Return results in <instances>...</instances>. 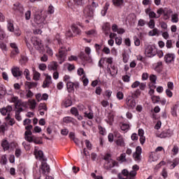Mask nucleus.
<instances>
[{
	"mask_svg": "<svg viewBox=\"0 0 179 179\" xmlns=\"http://www.w3.org/2000/svg\"><path fill=\"white\" fill-rule=\"evenodd\" d=\"M25 129L27 130L24 133L25 141H27V142L29 143L34 142V143H36L37 145L41 143V141L38 140L37 137L33 135V132L31 131V129H33V125L28 124L25 127Z\"/></svg>",
	"mask_w": 179,
	"mask_h": 179,
	"instance_id": "1",
	"label": "nucleus"
},
{
	"mask_svg": "<svg viewBox=\"0 0 179 179\" xmlns=\"http://www.w3.org/2000/svg\"><path fill=\"white\" fill-rule=\"evenodd\" d=\"M71 51V48L66 49L64 45H60V49L59 50V53L56 54L57 59L59 60V64L65 62L66 59V52Z\"/></svg>",
	"mask_w": 179,
	"mask_h": 179,
	"instance_id": "2",
	"label": "nucleus"
},
{
	"mask_svg": "<svg viewBox=\"0 0 179 179\" xmlns=\"http://www.w3.org/2000/svg\"><path fill=\"white\" fill-rule=\"evenodd\" d=\"M10 103H13L15 108H22L26 107V102H23L22 99H19V96L11 95L9 100Z\"/></svg>",
	"mask_w": 179,
	"mask_h": 179,
	"instance_id": "3",
	"label": "nucleus"
},
{
	"mask_svg": "<svg viewBox=\"0 0 179 179\" xmlns=\"http://www.w3.org/2000/svg\"><path fill=\"white\" fill-rule=\"evenodd\" d=\"M34 22L36 23L38 27H39V29H43L45 27V26H47L45 17L41 16L40 15H35Z\"/></svg>",
	"mask_w": 179,
	"mask_h": 179,
	"instance_id": "4",
	"label": "nucleus"
},
{
	"mask_svg": "<svg viewBox=\"0 0 179 179\" xmlns=\"http://www.w3.org/2000/svg\"><path fill=\"white\" fill-rule=\"evenodd\" d=\"M31 43L33 44L34 47H35L36 50L38 51H43L44 50V45L41 43V39L32 36L31 38Z\"/></svg>",
	"mask_w": 179,
	"mask_h": 179,
	"instance_id": "5",
	"label": "nucleus"
},
{
	"mask_svg": "<svg viewBox=\"0 0 179 179\" xmlns=\"http://www.w3.org/2000/svg\"><path fill=\"white\" fill-rule=\"evenodd\" d=\"M114 136L115 138V142L117 146H120L121 148H124L125 140L124 139V137H122V135H121V134H120V132H118V131H115Z\"/></svg>",
	"mask_w": 179,
	"mask_h": 179,
	"instance_id": "6",
	"label": "nucleus"
},
{
	"mask_svg": "<svg viewBox=\"0 0 179 179\" xmlns=\"http://www.w3.org/2000/svg\"><path fill=\"white\" fill-rule=\"evenodd\" d=\"M157 54V49L155 46L148 45L145 49V55L149 58L155 57Z\"/></svg>",
	"mask_w": 179,
	"mask_h": 179,
	"instance_id": "7",
	"label": "nucleus"
},
{
	"mask_svg": "<svg viewBox=\"0 0 179 179\" xmlns=\"http://www.w3.org/2000/svg\"><path fill=\"white\" fill-rule=\"evenodd\" d=\"M155 135L157 138H160L161 139L171 138V136H173V130L170 129H166L162 131L160 134L156 133Z\"/></svg>",
	"mask_w": 179,
	"mask_h": 179,
	"instance_id": "8",
	"label": "nucleus"
},
{
	"mask_svg": "<svg viewBox=\"0 0 179 179\" xmlns=\"http://www.w3.org/2000/svg\"><path fill=\"white\" fill-rule=\"evenodd\" d=\"M85 17L92 18L94 16V9L92 8V6H87L83 10Z\"/></svg>",
	"mask_w": 179,
	"mask_h": 179,
	"instance_id": "9",
	"label": "nucleus"
},
{
	"mask_svg": "<svg viewBox=\"0 0 179 179\" xmlns=\"http://www.w3.org/2000/svg\"><path fill=\"white\" fill-rule=\"evenodd\" d=\"M142 155V148L141 146H137L136 148V152L133 154V157L136 162H141V157Z\"/></svg>",
	"mask_w": 179,
	"mask_h": 179,
	"instance_id": "10",
	"label": "nucleus"
},
{
	"mask_svg": "<svg viewBox=\"0 0 179 179\" xmlns=\"http://www.w3.org/2000/svg\"><path fill=\"white\" fill-rule=\"evenodd\" d=\"M126 104L131 110H134L136 106V101L131 96H129L126 99Z\"/></svg>",
	"mask_w": 179,
	"mask_h": 179,
	"instance_id": "11",
	"label": "nucleus"
},
{
	"mask_svg": "<svg viewBox=\"0 0 179 179\" xmlns=\"http://www.w3.org/2000/svg\"><path fill=\"white\" fill-rule=\"evenodd\" d=\"M176 59V55L174 53H168L164 56V61L166 64H171Z\"/></svg>",
	"mask_w": 179,
	"mask_h": 179,
	"instance_id": "12",
	"label": "nucleus"
},
{
	"mask_svg": "<svg viewBox=\"0 0 179 179\" xmlns=\"http://www.w3.org/2000/svg\"><path fill=\"white\" fill-rule=\"evenodd\" d=\"M45 79L43 81V84L42 85V87H43V89H45V87H49L50 85L52 83V78L51 77V76L48 74H45Z\"/></svg>",
	"mask_w": 179,
	"mask_h": 179,
	"instance_id": "13",
	"label": "nucleus"
},
{
	"mask_svg": "<svg viewBox=\"0 0 179 179\" xmlns=\"http://www.w3.org/2000/svg\"><path fill=\"white\" fill-rule=\"evenodd\" d=\"M11 73L14 78H19V76H22V71H20V68L16 66H14L11 68Z\"/></svg>",
	"mask_w": 179,
	"mask_h": 179,
	"instance_id": "14",
	"label": "nucleus"
},
{
	"mask_svg": "<svg viewBox=\"0 0 179 179\" xmlns=\"http://www.w3.org/2000/svg\"><path fill=\"white\" fill-rule=\"evenodd\" d=\"M105 160H106L105 167L107 169V170H110V169H113V167L115 166V161L109 159L108 157H106L105 158Z\"/></svg>",
	"mask_w": 179,
	"mask_h": 179,
	"instance_id": "15",
	"label": "nucleus"
},
{
	"mask_svg": "<svg viewBox=\"0 0 179 179\" xmlns=\"http://www.w3.org/2000/svg\"><path fill=\"white\" fill-rule=\"evenodd\" d=\"M13 108L10 106H8L6 108H3L0 110V113L2 115H8L6 120L9 118V114H10V111H12Z\"/></svg>",
	"mask_w": 179,
	"mask_h": 179,
	"instance_id": "16",
	"label": "nucleus"
},
{
	"mask_svg": "<svg viewBox=\"0 0 179 179\" xmlns=\"http://www.w3.org/2000/svg\"><path fill=\"white\" fill-rule=\"evenodd\" d=\"M13 9L17 13H22L23 12V10H24L23 6L22 4H20V3H14L13 6Z\"/></svg>",
	"mask_w": 179,
	"mask_h": 179,
	"instance_id": "17",
	"label": "nucleus"
},
{
	"mask_svg": "<svg viewBox=\"0 0 179 179\" xmlns=\"http://www.w3.org/2000/svg\"><path fill=\"white\" fill-rule=\"evenodd\" d=\"M111 30V27L110 23L106 22L102 26V31L106 36H108L110 34V31Z\"/></svg>",
	"mask_w": 179,
	"mask_h": 179,
	"instance_id": "18",
	"label": "nucleus"
},
{
	"mask_svg": "<svg viewBox=\"0 0 179 179\" xmlns=\"http://www.w3.org/2000/svg\"><path fill=\"white\" fill-rule=\"evenodd\" d=\"M35 97L37 100V101H47L48 100V95L47 94H43L41 93H38L35 95Z\"/></svg>",
	"mask_w": 179,
	"mask_h": 179,
	"instance_id": "19",
	"label": "nucleus"
},
{
	"mask_svg": "<svg viewBox=\"0 0 179 179\" xmlns=\"http://www.w3.org/2000/svg\"><path fill=\"white\" fill-rule=\"evenodd\" d=\"M41 170L44 176H47L50 173V166L45 162H43L41 165Z\"/></svg>",
	"mask_w": 179,
	"mask_h": 179,
	"instance_id": "20",
	"label": "nucleus"
},
{
	"mask_svg": "<svg viewBox=\"0 0 179 179\" xmlns=\"http://www.w3.org/2000/svg\"><path fill=\"white\" fill-rule=\"evenodd\" d=\"M112 2L114 6H117L118 8H122V6H124L125 2H127V0H112Z\"/></svg>",
	"mask_w": 179,
	"mask_h": 179,
	"instance_id": "21",
	"label": "nucleus"
},
{
	"mask_svg": "<svg viewBox=\"0 0 179 179\" xmlns=\"http://www.w3.org/2000/svg\"><path fill=\"white\" fill-rule=\"evenodd\" d=\"M78 85L72 82L68 83L66 84V87L69 93H72V92H74L75 87H78Z\"/></svg>",
	"mask_w": 179,
	"mask_h": 179,
	"instance_id": "22",
	"label": "nucleus"
},
{
	"mask_svg": "<svg viewBox=\"0 0 179 179\" xmlns=\"http://www.w3.org/2000/svg\"><path fill=\"white\" fill-rule=\"evenodd\" d=\"M10 45L11 48L13 49L11 52V57H13V55H17V54H19V48H17V45H16L15 43H11Z\"/></svg>",
	"mask_w": 179,
	"mask_h": 179,
	"instance_id": "23",
	"label": "nucleus"
},
{
	"mask_svg": "<svg viewBox=\"0 0 179 179\" xmlns=\"http://www.w3.org/2000/svg\"><path fill=\"white\" fill-rule=\"evenodd\" d=\"M179 164V158L176 157L174 159H173L172 162H169V169L171 170H173V169L177 167Z\"/></svg>",
	"mask_w": 179,
	"mask_h": 179,
	"instance_id": "24",
	"label": "nucleus"
},
{
	"mask_svg": "<svg viewBox=\"0 0 179 179\" xmlns=\"http://www.w3.org/2000/svg\"><path fill=\"white\" fill-rule=\"evenodd\" d=\"M48 69L49 71H57V69H58V63H57V62H50L48 66Z\"/></svg>",
	"mask_w": 179,
	"mask_h": 179,
	"instance_id": "25",
	"label": "nucleus"
},
{
	"mask_svg": "<svg viewBox=\"0 0 179 179\" xmlns=\"http://www.w3.org/2000/svg\"><path fill=\"white\" fill-rule=\"evenodd\" d=\"M64 122H66V124H73V125H76V120H75L73 117L67 116L63 118Z\"/></svg>",
	"mask_w": 179,
	"mask_h": 179,
	"instance_id": "26",
	"label": "nucleus"
},
{
	"mask_svg": "<svg viewBox=\"0 0 179 179\" xmlns=\"http://www.w3.org/2000/svg\"><path fill=\"white\" fill-rule=\"evenodd\" d=\"M36 159H43L44 156V153L41 150H38V147H35V150L34 152Z\"/></svg>",
	"mask_w": 179,
	"mask_h": 179,
	"instance_id": "27",
	"label": "nucleus"
},
{
	"mask_svg": "<svg viewBox=\"0 0 179 179\" xmlns=\"http://www.w3.org/2000/svg\"><path fill=\"white\" fill-rule=\"evenodd\" d=\"M22 111H23V108H15V119L17 121H22V117L20 116Z\"/></svg>",
	"mask_w": 179,
	"mask_h": 179,
	"instance_id": "28",
	"label": "nucleus"
},
{
	"mask_svg": "<svg viewBox=\"0 0 179 179\" xmlns=\"http://www.w3.org/2000/svg\"><path fill=\"white\" fill-rule=\"evenodd\" d=\"M1 147L3 148L4 152H6L7 150H9L10 149V143L8 141V140L4 139L1 142Z\"/></svg>",
	"mask_w": 179,
	"mask_h": 179,
	"instance_id": "29",
	"label": "nucleus"
},
{
	"mask_svg": "<svg viewBox=\"0 0 179 179\" xmlns=\"http://www.w3.org/2000/svg\"><path fill=\"white\" fill-rule=\"evenodd\" d=\"M159 160V156L157 153L152 152L150 155V162H157Z\"/></svg>",
	"mask_w": 179,
	"mask_h": 179,
	"instance_id": "30",
	"label": "nucleus"
},
{
	"mask_svg": "<svg viewBox=\"0 0 179 179\" xmlns=\"http://www.w3.org/2000/svg\"><path fill=\"white\" fill-rule=\"evenodd\" d=\"M84 117L88 118V120H93L94 115L93 113V110H90L89 111H86L84 113Z\"/></svg>",
	"mask_w": 179,
	"mask_h": 179,
	"instance_id": "31",
	"label": "nucleus"
},
{
	"mask_svg": "<svg viewBox=\"0 0 179 179\" xmlns=\"http://www.w3.org/2000/svg\"><path fill=\"white\" fill-rule=\"evenodd\" d=\"M71 30L73 31V36H78V34H80V29L78 28V26L73 24L71 26Z\"/></svg>",
	"mask_w": 179,
	"mask_h": 179,
	"instance_id": "32",
	"label": "nucleus"
},
{
	"mask_svg": "<svg viewBox=\"0 0 179 179\" xmlns=\"http://www.w3.org/2000/svg\"><path fill=\"white\" fill-rule=\"evenodd\" d=\"M8 37L6 32H5V29L0 26V40H5Z\"/></svg>",
	"mask_w": 179,
	"mask_h": 179,
	"instance_id": "33",
	"label": "nucleus"
},
{
	"mask_svg": "<svg viewBox=\"0 0 179 179\" xmlns=\"http://www.w3.org/2000/svg\"><path fill=\"white\" fill-rule=\"evenodd\" d=\"M62 106L65 107V108L71 107V106H72V101L69 99H66L63 101Z\"/></svg>",
	"mask_w": 179,
	"mask_h": 179,
	"instance_id": "34",
	"label": "nucleus"
},
{
	"mask_svg": "<svg viewBox=\"0 0 179 179\" xmlns=\"http://www.w3.org/2000/svg\"><path fill=\"white\" fill-rule=\"evenodd\" d=\"M162 66H163V62H158L155 65V71H156L157 72H162Z\"/></svg>",
	"mask_w": 179,
	"mask_h": 179,
	"instance_id": "35",
	"label": "nucleus"
},
{
	"mask_svg": "<svg viewBox=\"0 0 179 179\" xmlns=\"http://www.w3.org/2000/svg\"><path fill=\"white\" fill-rule=\"evenodd\" d=\"M120 128L122 131H124V132H128V131H129L130 126L128 123H122Z\"/></svg>",
	"mask_w": 179,
	"mask_h": 179,
	"instance_id": "36",
	"label": "nucleus"
},
{
	"mask_svg": "<svg viewBox=\"0 0 179 179\" xmlns=\"http://www.w3.org/2000/svg\"><path fill=\"white\" fill-rule=\"evenodd\" d=\"M6 163H8V158H6V155H1L0 158V164L5 166Z\"/></svg>",
	"mask_w": 179,
	"mask_h": 179,
	"instance_id": "37",
	"label": "nucleus"
},
{
	"mask_svg": "<svg viewBox=\"0 0 179 179\" xmlns=\"http://www.w3.org/2000/svg\"><path fill=\"white\" fill-rule=\"evenodd\" d=\"M38 111H41L43 110V111H47V110H48V108H47V105H45V103H41L38 107Z\"/></svg>",
	"mask_w": 179,
	"mask_h": 179,
	"instance_id": "38",
	"label": "nucleus"
},
{
	"mask_svg": "<svg viewBox=\"0 0 179 179\" xmlns=\"http://www.w3.org/2000/svg\"><path fill=\"white\" fill-rule=\"evenodd\" d=\"M29 103L31 110H34V108H36V106H37V102H36V100H29Z\"/></svg>",
	"mask_w": 179,
	"mask_h": 179,
	"instance_id": "39",
	"label": "nucleus"
},
{
	"mask_svg": "<svg viewBox=\"0 0 179 179\" xmlns=\"http://www.w3.org/2000/svg\"><path fill=\"white\" fill-rule=\"evenodd\" d=\"M178 14L175 13L171 15V22L172 23H178Z\"/></svg>",
	"mask_w": 179,
	"mask_h": 179,
	"instance_id": "40",
	"label": "nucleus"
},
{
	"mask_svg": "<svg viewBox=\"0 0 179 179\" xmlns=\"http://www.w3.org/2000/svg\"><path fill=\"white\" fill-rule=\"evenodd\" d=\"M148 34L151 36H157V34H159V29L157 28H153L152 30L148 32Z\"/></svg>",
	"mask_w": 179,
	"mask_h": 179,
	"instance_id": "41",
	"label": "nucleus"
},
{
	"mask_svg": "<svg viewBox=\"0 0 179 179\" xmlns=\"http://www.w3.org/2000/svg\"><path fill=\"white\" fill-rule=\"evenodd\" d=\"M33 72H34V77H33L34 80H40V77L41 76V74H40V73L34 70H33Z\"/></svg>",
	"mask_w": 179,
	"mask_h": 179,
	"instance_id": "42",
	"label": "nucleus"
},
{
	"mask_svg": "<svg viewBox=\"0 0 179 179\" xmlns=\"http://www.w3.org/2000/svg\"><path fill=\"white\" fill-rule=\"evenodd\" d=\"M34 96V94L30 90H26V96H24V99H31Z\"/></svg>",
	"mask_w": 179,
	"mask_h": 179,
	"instance_id": "43",
	"label": "nucleus"
},
{
	"mask_svg": "<svg viewBox=\"0 0 179 179\" xmlns=\"http://www.w3.org/2000/svg\"><path fill=\"white\" fill-rule=\"evenodd\" d=\"M31 17V11L30 10H28L24 13L25 20H30Z\"/></svg>",
	"mask_w": 179,
	"mask_h": 179,
	"instance_id": "44",
	"label": "nucleus"
},
{
	"mask_svg": "<svg viewBox=\"0 0 179 179\" xmlns=\"http://www.w3.org/2000/svg\"><path fill=\"white\" fill-rule=\"evenodd\" d=\"M24 75L27 79V80H31V78H30V71L29 69H26L24 71Z\"/></svg>",
	"mask_w": 179,
	"mask_h": 179,
	"instance_id": "45",
	"label": "nucleus"
},
{
	"mask_svg": "<svg viewBox=\"0 0 179 179\" xmlns=\"http://www.w3.org/2000/svg\"><path fill=\"white\" fill-rule=\"evenodd\" d=\"M171 13H173V10L170 8H164V16H167V17H169Z\"/></svg>",
	"mask_w": 179,
	"mask_h": 179,
	"instance_id": "46",
	"label": "nucleus"
},
{
	"mask_svg": "<svg viewBox=\"0 0 179 179\" xmlns=\"http://www.w3.org/2000/svg\"><path fill=\"white\" fill-rule=\"evenodd\" d=\"M115 41L117 45H121L122 44V38L121 36H117L115 38Z\"/></svg>",
	"mask_w": 179,
	"mask_h": 179,
	"instance_id": "47",
	"label": "nucleus"
},
{
	"mask_svg": "<svg viewBox=\"0 0 179 179\" xmlns=\"http://www.w3.org/2000/svg\"><path fill=\"white\" fill-rule=\"evenodd\" d=\"M77 73L78 75H79V76H83V78H85L86 76V74L85 73V70H83V69L82 68H79L78 70H77Z\"/></svg>",
	"mask_w": 179,
	"mask_h": 179,
	"instance_id": "48",
	"label": "nucleus"
},
{
	"mask_svg": "<svg viewBox=\"0 0 179 179\" xmlns=\"http://www.w3.org/2000/svg\"><path fill=\"white\" fill-rule=\"evenodd\" d=\"M162 15H164V8H159L157 10V17H160V16H162Z\"/></svg>",
	"mask_w": 179,
	"mask_h": 179,
	"instance_id": "49",
	"label": "nucleus"
},
{
	"mask_svg": "<svg viewBox=\"0 0 179 179\" xmlns=\"http://www.w3.org/2000/svg\"><path fill=\"white\" fill-rule=\"evenodd\" d=\"M15 157H20V156H22V149L17 147L15 149Z\"/></svg>",
	"mask_w": 179,
	"mask_h": 179,
	"instance_id": "50",
	"label": "nucleus"
},
{
	"mask_svg": "<svg viewBox=\"0 0 179 179\" xmlns=\"http://www.w3.org/2000/svg\"><path fill=\"white\" fill-rule=\"evenodd\" d=\"M64 66L67 68L68 71H73L75 69V66L69 63L65 64Z\"/></svg>",
	"mask_w": 179,
	"mask_h": 179,
	"instance_id": "51",
	"label": "nucleus"
},
{
	"mask_svg": "<svg viewBox=\"0 0 179 179\" xmlns=\"http://www.w3.org/2000/svg\"><path fill=\"white\" fill-rule=\"evenodd\" d=\"M7 29L8 31H14L15 27H13V23L8 22Z\"/></svg>",
	"mask_w": 179,
	"mask_h": 179,
	"instance_id": "52",
	"label": "nucleus"
},
{
	"mask_svg": "<svg viewBox=\"0 0 179 179\" xmlns=\"http://www.w3.org/2000/svg\"><path fill=\"white\" fill-rule=\"evenodd\" d=\"M162 36L165 40H169V38H170V34H169V31H163Z\"/></svg>",
	"mask_w": 179,
	"mask_h": 179,
	"instance_id": "53",
	"label": "nucleus"
},
{
	"mask_svg": "<svg viewBox=\"0 0 179 179\" xmlns=\"http://www.w3.org/2000/svg\"><path fill=\"white\" fill-rule=\"evenodd\" d=\"M27 86H28L29 89H31V87H36L37 86V83L34 82H27Z\"/></svg>",
	"mask_w": 179,
	"mask_h": 179,
	"instance_id": "54",
	"label": "nucleus"
},
{
	"mask_svg": "<svg viewBox=\"0 0 179 179\" xmlns=\"http://www.w3.org/2000/svg\"><path fill=\"white\" fill-rule=\"evenodd\" d=\"M116 97L119 100H123L124 99V93H122V92H121V91H119L116 94Z\"/></svg>",
	"mask_w": 179,
	"mask_h": 179,
	"instance_id": "55",
	"label": "nucleus"
},
{
	"mask_svg": "<svg viewBox=\"0 0 179 179\" xmlns=\"http://www.w3.org/2000/svg\"><path fill=\"white\" fill-rule=\"evenodd\" d=\"M152 100V103H159V101H160V96H152L151 97Z\"/></svg>",
	"mask_w": 179,
	"mask_h": 179,
	"instance_id": "56",
	"label": "nucleus"
},
{
	"mask_svg": "<svg viewBox=\"0 0 179 179\" xmlns=\"http://www.w3.org/2000/svg\"><path fill=\"white\" fill-rule=\"evenodd\" d=\"M123 82H125L126 83H129V82L131 80V77L128 75L123 76L122 78Z\"/></svg>",
	"mask_w": 179,
	"mask_h": 179,
	"instance_id": "57",
	"label": "nucleus"
},
{
	"mask_svg": "<svg viewBox=\"0 0 179 179\" xmlns=\"http://www.w3.org/2000/svg\"><path fill=\"white\" fill-rule=\"evenodd\" d=\"M166 48H173V41L171 40H167L166 43Z\"/></svg>",
	"mask_w": 179,
	"mask_h": 179,
	"instance_id": "58",
	"label": "nucleus"
},
{
	"mask_svg": "<svg viewBox=\"0 0 179 179\" xmlns=\"http://www.w3.org/2000/svg\"><path fill=\"white\" fill-rule=\"evenodd\" d=\"M71 113L75 117H76V115L79 114V111H78V109L76 108H71Z\"/></svg>",
	"mask_w": 179,
	"mask_h": 179,
	"instance_id": "59",
	"label": "nucleus"
},
{
	"mask_svg": "<svg viewBox=\"0 0 179 179\" xmlns=\"http://www.w3.org/2000/svg\"><path fill=\"white\" fill-rule=\"evenodd\" d=\"M99 134L101 135H106L107 132L106 131V129L101 126H99Z\"/></svg>",
	"mask_w": 179,
	"mask_h": 179,
	"instance_id": "60",
	"label": "nucleus"
},
{
	"mask_svg": "<svg viewBox=\"0 0 179 179\" xmlns=\"http://www.w3.org/2000/svg\"><path fill=\"white\" fill-rule=\"evenodd\" d=\"M94 47H95V50L96 51V54H98V55H100V50H101V45H99V44L96 43Z\"/></svg>",
	"mask_w": 179,
	"mask_h": 179,
	"instance_id": "61",
	"label": "nucleus"
},
{
	"mask_svg": "<svg viewBox=\"0 0 179 179\" xmlns=\"http://www.w3.org/2000/svg\"><path fill=\"white\" fill-rule=\"evenodd\" d=\"M122 57H123V62L124 64H127L128 61H129V55L127 54H123Z\"/></svg>",
	"mask_w": 179,
	"mask_h": 179,
	"instance_id": "62",
	"label": "nucleus"
},
{
	"mask_svg": "<svg viewBox=\"0 0 179 179\" xmlns=\"http://www.w3.org/2000/svg\"><path fill=\"white\" fill-rule=\"evenodd\" d=\"M155 26V20H150L148 22V27L150 29H153Z\"/></svg>",
	"mask_w": 179,
	"mask_h": 179,
	"instance_id": "63",
	"label": "nucleus"
},
{
	"mask_svg": "<svg viewBox=\"0 0 179 179\" xmlns=\"http://www.w3.org/2000/svg\"><path fill=\"white\" fill-rule=\"evenodd\" d=\"M17 146H19V145L15 141L10 143V149H15L17 148Z\"/></svg>",
	"mask_w": 179,
	"mask_h": 179,
	"instance_id": "64",
	"label": "nucleus"
}]
</instances>
